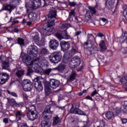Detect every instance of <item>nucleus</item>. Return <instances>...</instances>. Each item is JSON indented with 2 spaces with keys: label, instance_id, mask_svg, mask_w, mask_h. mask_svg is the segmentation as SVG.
I'll list each match as a JSON object with an SVG mask.
<instances>
[{
  "label": "nucleus",
  "instance_id": "1",
  "mask_svg": "<svg viewBox=\"0 0 127 127\" xmlns=\"http://www.w3.org/2000/svg\"><path fill=\"white\" fill-rule=\"evenodd\" d=\"M27 53L29 56H24L23 57V62L26 64L27 66H32L33 69L37 70L39 68V58L34 59L31 61V57H37L38 55V48L36 46L31 45L28 47Z\"/></svg>",
  "mask_w": 127,
  "mask_h": 127
},
{
  "label": "nucleus",
  "instance_id": "2",
  "mask_svg": "<svg viewBox=\"0 0 127 127\" xmlns=\"http://www.w3.org/2000/svg\"><path fill=\"white\" fill-rule=\"evenodd\" d=\"M71 44V50L69 52L65 53L64 55L63 63L59 64L57 67L54 68L53 69V70H58V71H60V72H63L66 69V64L69 62V59L72 56H74L76 53H78V47H77V45L73 42Z\"/></svg>",
  "mask_w": 127,
  "mask_h": 127
},
{
  "label": "nucleus",
  "instance_id": "3",
  "mask_svg": "<svg viewBox=\"0 0 127 127\" xmlns=\"http://www.w3.org/2000/svg\"><path fill=\"white\" fill-rule=\"evenodd\" d=\"M94 42H95V37L91 35L88 38L87 41L84 43V45L88 46V48L86 50L87 55L90 56V55L95 54L94 56L96 57L99 51L98 50V47L94 45Z\"/></svg>",
  "mask_w": 127,
  "mask_h": 127
},
{
  "label": "nucleus",
  "instance_id": "4",
  "mask_svg": "<svg viewBox=\"0 0 127 127\" xmlns=\"http://www.w3.org/2000/svg\"><path fill=\"white\" fill-rule=\"evenodd\" d=\"M48 17V23L43 25V30L47 31L48 32H51L53 31L52 26H53L54 21H55V19H56V11L53 10L49 12Z\"/></svg>",
  "mask_w": 127,
  "mask_h": 127
},
{
  "label": "nucleus",
  "instance_id": "5",
  "mask_svg": "<svg viewBox=\"0 0 127 127\" xmlns=\"http://www.w3.org/2000/svg\"><path fill=\"white\" fill-rule=\"evenodd\" d=\"M70 27V24L68 23L61 24H60L59 27V31L62 32L57 33L55 36L59 40H61V39H70V36L67 34V32L66 30L63 29H65V28H69Z\"/></svg>",
  "mask_w": 127,
  "mask_h": 127
},
{
  "label": "nucleus",
  "instance_id": "6",
  "mask_svg": "<svg viewBox=\"0 0 127 127\" xmlns=\"http://www.w3.org/2000/svg\"><path fill=\"white\" fill-rule=\"evenodd\" d=\"M26 109L27 111H28V112L27 113V118L28 120L34 121V120H36L38 118L35 106L31 105L29 107L26 106Z\"/></svg>",
  "mask_w": 127,
  "mask_h": 127
},
{
  "label": "nucleus",
  "instance_id": "7",
  "mask_svg": "<svg viewBox=\"0 0 127 127\" xmlns=\"http://www.w3.org/2000/svg\"><path fill=\"white\" fill-rule=\"evenodd\" d=\"M62 59V54L60 52L53 53L50 56V61L52 62V63H58L61 61Z\"/></svg>",
  "mask_w": 127,
  "mask_h": 127
},
{
  "label": "nucleus",
  "instance_id": "8",
  "mask_svg": "<svg viewBox=\"0 0 127 127\" xmlns=\"http://www.w3.org/2000/svg\"><path fill=\"white\" fill-rule=\"evenodd\" d=\"M44 79L41 76H37L34 79V87L37 92H41L43 90V86H42V82Z\"/></svg>",
  "mask_w": 127,
  "mask_h": 127
},
{
  "label": "nucleus",
  "instance_id": "9",
  "mask_svg": "<svg viewBox=\"0 0 127 127\" xmlns=\"http://www.w3.org/2000/svg\"><path fill=\"white\" fill-rule=\"evenodd\" d=\"M54 113V109L51 107V105H48L46 107L43 113V117L44 119L49 120L52 117V114Z\"/></svg>",
  "mask_w": 127,
  "mask_h": 127
},
{
  "label": "nucleus",
  "instance_id": "10",
  "mask_svg": "<svg viewBox=\"0 0 127 127\" xmlns=\"http://www.w3.org/2000/svg\"><path fill=\"white\" fill-rule=\"evenodd\" d=\"M44 4L42 5V1L41 0H33L32 1V6L34 9H36L38 7H40V6L44 7L47 6L48 5V3L47 2L48 1L47 0H43Z\"/></svg>",
  "mask_w": 127,
  "mask_h": 127
},
{
  "label": "nucleus",
  "instance_id": "11",
  "mask_svg": "<svg viewBox=\"0 0 127 127\" xmlns=\"http://www.w3.org/2000/svg\"><path fill=\"white\" fill-rule=\"evenodd\" d=\"M81 64V60L79 57H74L71 59L69 63V66L70 68H77Z\"/></svg>",
  "mask_w": 127,
  "mask_h": 127
},
{
  "label": "nucleus",
  "instance_id": "12",
  "mask_svg": "<svg viewBox=\"0 0 127 127\" xmlns=\"http://www.w3.org/2000/svg\"><path fill=\"white\" fill-rule=\"evenodd\" d=\"M96 13L97 7L89 6L88 7V10L86 12V17H88L89 19H91V18H92V16Z\"/></svg>",
  "mask_w": 127,
  "mask_h": 127
},
{
  "label": "nucleus",
  "instance_id": "13",
  "mask_svg": "<svg viewBox=\"0 0 127 127\" xmlns=\"http://www.w3.org/2000/svg\"><path fill=\"white\" fill-rule=\"evenodd\" d=\"M70 113H71V114H77V115H83V116H86V114L84 112L79 109L78 107H76V106L74 105H72V108L70 109Z\"/></svg>",
  "mask_w": 127,
  "mask_h": 127
},
{
  "label": "nucleus",
  "instance_id": "14",
  "mask_svg": "<svg viewBox=\"0 0 127 127\" xmlns=\"http://www.w3.org/2000/svg\"><path fill=\"white\" fill-rule=\"evenodd\" d=\"M60 45L62 50L64 51V52L67 51V50H68L70 48V44H69V42L65 41H62L60 43Z\"/></svg>",
  "mask_w": 127,
  "mask_h": 127
},
{
  "label": "nucleus",
  "instance_id": "15",
  "mask_svg": "<svg viewBox=\"0 0 127 127\" xmlns=\"http://www.w3.org/2000/svg\"><path fill=\"white\" fill-rule=\"evenodd\" d=\"M59 46V42L55 39L51 40L50 41V48L53 50H56Z\"/></svg>",
  "mask_w": 127,
  "mask_h": 127
},
{
  "label": "nucleus",
  "instance_id": "16",
  "mask_svg": "<svg viewBox=\"0 0 127 127\" xmlns=\"http://www.w3.org/2000/svg\"><path fill=\"white\" fill-rule=\"evenodd\" d=\"M50 87L52 89H56L60 85V81L55 79H51L50 80Z\"/></svg>",
  "mask_w": 127,
  "mask_h": 127
},
{
  "label": "nucleus",
  "instance_id": "17",
  "mask_svg": "<svg viewBox=\"0 0 127 127\" xmlns=\"http://www.w3.org/2000/svg\"><path fill=\"white\" fill-rule=\"evenodd\" d=\"M2 58H3V56L1 55L0 56V63L2 64V67L3 69L7 70L8 67H9V63L8 62L2 61Z\"/></svg>",
  "mask_w": 127,
  "mask_h": 127
},
{
  "label": "nucleus",
  "instance_id": "18",
  "mask_svg": "<svg viewBox=\"0 0 127 127\" xmlns=\"http://www.w3.org/2000/svg\"><path fill=\"white\" fill-rule=\"evenodd\" d=\"M99 47L100 48V51L101 52H105L107 50V47L106 46V43L105 41L101 40L99 42Z\"/></svg>",
  "mask_w": 127,
  "mask_h": 127
},
{
  "label": "nucleus",
  "instance_id": "19",
  "mask_svg": "<svg viewBox=\"0 0 127 127\" xmlns=\"http://www.w3.org/2000/svg\"><path fill=\"white\" fill-rule=\"evenodd\" d=\"M97 58H98L97 61L99 63H103L105 64V63H107V60L105 59V56L104 55H99L98 54V55H96Z\"/></svg>",
  "mask_w": 127,
  "mask_h": 127
},
{
  "label": "nucleus",
  "instance_id": "20",
  "mask_svg": "<svg viewBox=\"0 0 127 127\" xmlns=\"http://www.w3.org/2000/svg\"><path fill=\"white\" fill-rule=\"evenodd\" d=\"M28 18L31 21H34L37 18V15L35 12H31L28 14Z\"/></svg>",
  "mask_w": 127,
  "mask_h": 127
},
{
  "label": "nucleus",
  "instance_id": "21",
  "mask_svg": "<svg viewBox=\"0 0 127 127\" xmlns=\"http://www.w3.org/2000/svg\"><path fill=\"white\" fill-rule=\"evenodd\" d=\"M16 116V119L17 121L18 122V121H20L21 120V118L22 117H24V114L21 111H17L15 114Z\"/></svg>",
  "mask_w": 127,
  "mask_h": 127
},
{
  "label": "nucleus",
  "instance_id": "22",
  "mask_svg": "<svg viewBox=\"0 0 127 127\" xmlns=\"http://www.w3.org/2000/svg\"><path fill=\"white\" fill-rule=\"evenodd\" d=\"M32 88H33V86H32V83H31L28 85H23V89L25 92H30L32 90Z\"/></svg>",
  "mask_w": 127,
  "mask_h": 127
},
{
  "label": "nucleus",
  "instance_id": "23",
  "mask_svg": "<svg viewBox=\"0 0 127 127\" xmlns=\"http://www.w3.org/2000/svg\"><path fill=\"white\" fill-rule=\"evenodd\" d=\"M122 31L123 34H122V36L120 38V40L121 42H124V41H126L127 39V32L124 29H122Z\"/></svg>",
  "mask_w": 127,
  "mask_h": 127
},
{
  "label": "nucleus",
  "instance_id": "24",
  "mask_svg": "<svg viewBox=\"0 0 127 127\" xmlns=\"http://www.w3.org/2000/svg\"><path fill=\"white\" fill-rule=\"evenodd\" d=\"M42 127H50L51 126V123L46 120H43L41 123Z\"/></svg>",
  "mask_w": 127,
  "mask_h": 127
},
{
  "label": "nucleus",
  "instance_id": "25",
  "mask_svg": "<svg viewBox=\"0 0 127 127\" xmlns=\"http://www.w3.org/2000/svg\"><path fill=\"white\" fill-rule=\"evenodd\" d=\"M60 122V118L58 116H56V117H54L53 118V126H57L59 122Z\"/></svg>",
  "mask_w": 127,
  "mask_h": 127
},
{
  "label": "nucleus",
  "instance_id": "26",
  "mask_svg": "<svg viewBox=\"0 0 127 127\" xmlns=\"http://www.w3.org/2000/svg\"><path fill=\"white\" fill-rule=\"evenodd\" d=\"M5 10H8V11H12L13 9H14V6L11 5V4H7L4 7Z\"/></svg>",
  "mask_w": 127,
  "mask_h": 127
},
{
  "label": "nucleus",
  "instance_id": "27",
  "mask_svg": "<svg viewBox=\"0 0 127 127\" xmlns=\"http://www.w3.org/2000/svg\"><path fill=\"white\" fill-rule=\"evenodd\" d=\"M77 73L75 71H73L68 77L69 81H73L76 78Z\"/></svg>",
  "mask_w": 127,
  "mask_h": 127
},
{
  "label": "nucleus",
  "instance_id": "28",
  "mask_svg": "<svg viewBox=\"0 0 127 127\" xmlns=\"http://www.w3.org/2000/svg\"><path fill=\"white\" fill-rule=\"evenodd\" d=\"M23 75H24V70H18L16 71V76L18 78H21V76Z\"/></svg>",
  "mask_w": 127,
  "mask_h": 127
},
{
  "label": "nucleus",
  "instance_id": "29",
  "mask_svg": "<svg viewBox=\"0 0 127 127\" xmlns=\"http://www.w3.org/2000/svg\"><path fill=\"white\" fill-rule=\"evenodd\" d=\"M76 16V12H75L74 9H71L70 11L69 12V18L71 20H73V17H75Z\"/></svg>",
  "mask_w": 127,
  "mask_h": 127
},
{
  "label": "nucleus",
  "instance_id": "30",
  "mask_svg": "<svg viewBox=\"0 0 127 127\" xmlns=\"http://www.w3.org/2000/svg\"><path fill=\"white\" fill-rule=\"evenodd\" d=\"M106 117L108 120H112L114 118V113L109 111L106 114Z\"/></svg>",
  "mask_w": 127,
  "mask_h": 127
},
{
  "label": "nucleus",
  "instance_id": "31",
  "mask_svg": "<svg viewBox=\"0 0 127 127\" xmlns=\"http://www.w3.org/2000/svg\"><path fill=\"white\" fill-rule=\"evenodd\" d=\"M17 44L21 46L24 45V40L22 38H18L17 39Z\"/></svg>",
  "mask_w": 127,
  "mask_h": 127
},
{
  "label": "nucleus",
  "instance_id": "32",
  "mask_svg": "<svg viewBox=\"0 0 127 127\" xmlns=\"http://www.w3.org/2000/svg\"><path fill=\"white\" fill-rule=\"evenodd\" d=\"M31 83V82H30V80L29 79H24L23 80L22 83V86L23 87V86H27L28 85H30Z\"/></svg>",
  "mask_w": 127,
  "mask_h": 127
},
{
  "label": "nucleus",
  "instance_id": "33",
  "mask_svg": "<svg viewBox=\"0 0 127 127\" xmlns=\"http://www.w3.org/2000/svg\"><path fill=\"white\" fill-rule=\"evenodd\" d=\"M33 41L36 43H40V42L39 41V36L38 35H35L33 37Z\"/></svg>",
  "mask_w": 127,
  "mask_h": 127
},
{
  "label": "nucleus",
  "instance_id": "34",
  "mask_svg": "<svg viewBox=\"0 0 127 127\" xmlns=\"http://www.w3.org/2000/svg\"><path fill=\"white\" fill-rule=\"evenodd\" d=\"M122 84H127V76L123 77L120 80Z\"/></svg>",
  "mask_w": 127,
  "mask_h": 127
},
{
  "label": "nucleus",
  "instance_id": "35",
  "mask_svg": "<svg viewBox=\"0 0 127 127\" xmlns=\"http://www.w3.org/2000/svg\"><path fill=\"white\" fill-rule=\"evenodd\" d=\"M8 79H5L4 77H2L0 78V84L3 85V84H5Z\"/></svg>",
  "mask_w": 127,
  "mask_h": 127
},
{
  "label": "nucleus",
  "instance_id": "36",
  "mask_svg": "<svg viewBox=\"0 0 127 127\" xmlns=\"http://www.w3.org/2000/svg\"><path fill=\"white\" fill-rule=\"evenodd\" d=\"M45 91L46 95H48V94H50V92H51V89H50V86L45 87Z\"/></svg>",
  "mask_w": 127,
  "mask_h": 127
},
{
  "label": "nucleus",
  "instance_id": "37",
  "mask_svg": "<svg viewBox=\"0 0 127 127\" xmlns=\"http://www.w3.org/2000/svg\"><path fill=\"white\" fill-rule=\"evenodd\" d=\"M52 70L54 69H53V68H47L46 69H45L44 72L46 75H49L50 73H51V71H52Z\"/></svg>",
  "mask_w": 127,
  "mask_h": 127
},
{
  "label": "nucleus",
  "instance_id": "38",
  "mask_svg": "<svg viewBox=\"0 0 127 127\" xmlns=\"http://www.w3.org/2000/svg\"><path fill=\"white\" fill-rule=\"evenodd\" d=\"M7 92L9 95H10L11 96H12L13 97H15V98H17V94L15 93V92H13L12 91H10L9 90H7Z\"/></svg>",
  "mask_w": 127,
  "mask_h": 127
},
{
  "label": "nucleus",
  "instance_id": "39",
  "mask_svg": "<svg viewBox=\"0 0 127 127\" xmlns=\"http://www.w3.org/2000/svg\"><path fill=\"white\" fill-rule=\"evenodd\" d=\"M32 73H33V70H32V68L29 67L27 72V75L30 76Z\"/></svg>",
  "mask_w": 127,
  "mask_h": 127
},
{
  "label": "nucleus",
  "instance_id": "40",
  "mask_svg": "<svg viewBox=\"0 0 127 127\" xmlns=\"http://www.w3.org/2000/svg\"><path fill=\"white\" fill-rule=\"evenodd\" d=\"M1 75H2V78H4L5 79L8 80V78H9V75L7 73H1Z\"/></svg>",
  "mask_w": 127,
  "mask_h": 127
},
{
  "label": "nucleus",
  "instance_id": "41",
  "mask_svg": "<svg viewBox=\"0 0 127 127\" xmlns=\"http://www.w3.org/2000/svg\"><path fill=\"white\" fill-rule=\"evenodd\" d=\"M121 52L123 54H127V48H122L121 49Z\"/></svg>",
  "mask_w": 127,
  "mask_h": 127
},
{
  "label": "nucleus",
  "instance_id": "42",
  "mask_svg": "<svg viewBox=\"0 0 127 127\" xmlns=\"http://www.w3.org/2000/svg\"><path fill=\"white\" fill-rule=\"evenodd\" d=\"M45 87H50V82L48 81H44Z\"/></svg>",
  "mask_w": 127,
  "mask_h": 127
},
{
  "label": "nucleus",
  "instance_id": "43",
  "mask_svg": "<svg viewBox=\"0 0 127 127\" xmlns=\"http://www.w3.org/2000/svg\"><path fill=\"white\" fill-rule=\"evenodd\" d=\"M47 52H48V51H47V49H43L41 51V54H47Z\"/></svg>",
  "mask_w": 127,
  "mask_h": 127
},
{
  "label": "nucleus",
  "instance_id": "44",
  "mask_svg": "<svg viewBox=\"0 0 127 127\" xmlns=\"http://www.w3.org/2000/svg\"><path fill=\"white\" fill-rule=\"evenodd\" d=\"M122 111L125 113V114H127V106H124L123 108H122Z\"/></svg>",
  "mask_w": 127,
  "mask_h": 127
},
{
  "label": "nucleus",
  "instance_id": "45",
  "mask_svg": "<svg viewBox=\"0 0 127 127\" xmlns=\"http://www.w3.org/2000/svg\"><path fill=\"white\" fill-rule=\"evenodd\" d=\"M69 4L70 6H75V5H77V2H70L69 3Z\"/></svg>",
  "mask_w": 127,
  "mask_h": 127
},
{
  "label": "nucleus",
  "instance_id": "46",
  "mask_svg": "<svg viewBox=\"0 0 127 127\" xmlns=\"http://www.w3.org/2000/svg\"><path fill=\"white\" fill-rule=\"evenodd\" d=\"M19 127H28L27 125L23 123H21L18 125Z\"/></svg>",
  "mask_w": 127,
  "mask_h": 127
},
{
  "label": "nucleus",
  "instance_id": "47",
  "mask_svg": "<svg viewBox=\"0 0 127 127\" xmlns=\"http://www.w3.org/2000/svg\"><path fill=\"white\" fill-rule=\"evenodd\" d=\"M3 122L4 124H8V119L7 118H4L3 119Z\"/></svg>",
  "mask_w": 127,
  "mask_h": 127
},
{
  "label": "nucleus",
  "instance_id": "48",
  "mask_svg": "<svg viewBox=\"0 0 127 127\" xmlns=\"http://www.w3.org/2000/svg\"><path fill=\"white\" fill-rule=\"evenodd\" d=\"M122 122L123 124H127V119L126 118H123L122 119Z\"/></svg>",
  "mask_w": 127,
  "mask_h": 127
},
{
  "label": "nucleus",
  "instance_id": "49",
  "mask_svg": "<svg viewBox=\"0 0 127 127\" xmlns=\"http://www.w3.org/2000/svg\"><path fill=\"white\" fill-rule=\"evenodd\" d=\"M25 6L27 9V12H28V11H29V10L28 9V8L29 7V5L28 4V3H26Z\"/></svg>",
  "mask_w": 127,
  "mask_h": 127
},
{
  "label": "nucleus",
  "instance_id": "50",
  "mask_svg": "<svg viewBox=\"0 0 127 127\" xmlns=\"http://www.w3.org/2000/svg\"><path fill=\"white\" fill-rule=\"evenodd\" d=\"M97 94H98V92H97V90H95L92 93V94H91V96H92V97H94V96H95V95H97Z\"/></svg>",
  "mask_w": 127,
  "mask_h": 127
},
{
  "label": "nucleus",
  "instance_id": "51",
  "mask_svg": "<svg viewBox=\"0 0 127 127\" xmlns=\"http://www.w3.org/2000/svg\"><path fill=\"white\" fill-rule=\"evenodd\" d=\"M14 32H15L16 33H18L19 31V29L17 28H14L13 29Z\"/></svg>",
  "mask_w": 127,
  "mask_h": 127
},
{
  "label": "nucleus",
  "instance_id": "52",
  "mask_svg": "<svg viewBox=\"0 0 127 127\" xmlns=\"http://www.w3.org/2000/svg\"><path fill=\"white\" fill-rule=\"evenodd\" d=\"M81 34V31H78L76 32L74 35L75 36H78V35H80Z\"/></svg>",
  "mask_w": 127,
  "mask_h": 127
},
{
  "label": "nucleus",
  "instance_id": "53",
  "mask_svg": "<svg viewBox=\"0 0 127 127\" xmlns=\"http://www.w3.org/2000/svg\"><path fill=\"white\" fill-rule=\"evenodd\" d=\"M16 1V0H10V4H14V2Z\"/></svg>",
  "mask_w": 127,
  "mask_h": 127
},
{
  "label": "nucleus",
  "instance_id": "54",
  "mask_svg": "<svg viewBox=\"0 0 127 127\" xmlns=\"http://www.w3.org/2000/svg\"><path fill=\"white\" fill-rule=\"evenodd\" d=\"M124 13H125V18H126V20H127V9H126Z\"/></svg>",
  "mask_w": 127,
  "mask_h": 127
},
{
  "label": "nucleus",
  "instance_id": "55",
  "mask_svg": "<svg viewBox=\"0 0 127 127\" xmlns=\"http://www.w3.org/2000/svg\"><path fill=\"white\" fill-rule=\"evenodd\" d=\"M86 98L87 99V100H90V101H93V98H92V97H91L90 96H87Z\"/></svg>",
  "mask_w": 127,
  "mask_h": 127
},
{
  "label": "nucleus",
  "instance_id": "56",
  "mask_svg": "<svg viewBox=\"0 0 127 127\" xmlns=\"http://www.w3.org/2000/svg\"><path fill=\"white\" fill-rule=\"evenodd\" d=\"M16 19H17V18H15L13 20V22H15V23H18V21L16 20Z\"/></svg>",
  "mask_w": 127,
  "mask_h": 127
},
{
  "label": "nucleus",
  "instance_id": "57",
  "mask_svg": "<svg viewBox=\"0 0 127 127\" xmlns=\"http://www.w3.org/2000/svg\"><path fill=\"white\" fill-rule=\"evenodd\" d=\"M100 20H102L103 22H106V21H107V19L105 18H101Z\"/></svg>",
  "mask_w": 127,
  "mask_h": 127
},
{
  "label": "nucleus",
  "instance_id": "58",
  "mask_svg": "<svg viewBox=\"0 0 127 127\" xmlns=\"http://www.w3.org/2000/svg\"><path fill=\"white\" fill-rule=\"evenodd\" d=\"M98 35L99 37H103L104 36V34H103L102 33H98Z\"/></svg>",
  "mask_w": 127,
  "mask_h": 127
},
{
  "label": "nucleus",
  "instance_id": "59",
  "mask_svg": "<svg viewBox=\"0 0 127 127\" xmlns=\"http://www.w3.org/2000/svg\"><path fill=\"white\" fill-rule=\"evenodd\" d=\"M58 108H59V109H60L61 110H62L63 111H64V110H65V107L59 106Z\"/></svg>",
  "mask_w": 127,
  "mask_h": 127
},
{
  "label": "nucleus",
  "instance_id": "60",
  "mask_svg": "<svg viewBox=\"0 0 127 127\" xmlns=\"http://www.w3.org/2000/svg\"><path fill=\"white\" fill-rule=\"evenodd\" d=\"M97 127H105V125H104V123H102L99 126H97Z\"/></svg>",
  "mask_w": 127,
  "mask_h": 127
},
{
  "label": "nucleus",
  "instance_id": "61",
  "mask_svg": "<svg viewBox=\"0 0 127 127\" xmlns=\"http://www.w3.org/2000/svg\"><path fill=\"white\" fill-rule=\"evenodd\" d=\"M78 96H83V92H79L78 93Z\"/></svg>",
  "mask_w": 127,
  "mask_h": 127
},
{
  "label": "nucleus",
  "instance_id": "62",
  "mask_svg": "<svg viewBox=\"0 0 127 127\" xmlns=\"http://www.w3.org/2000/svg\"><path fill=\"white\" fill-rule=\"evenodd\" d=\"M32 24V22H28L27 23V25L29 26V25H31V24Z\"/></svg>",
  "mask_w": 127,
  "mask_h": 127
},
{
  "label": "nucleus",
  "instance_id": "63",
  "mask_svg": "<svg viewBox=\"0 0 127 127\" xmlns=\"http://www.w3.org/2000/svg\"><path fill=\"white\" fill-rule=\"evenodd\" d=\"M74 17H75V19L76 20V23H78V18L76 17V16Z\"/></svg>",
  "mask_w": 127,
  "mask_h": 127
},
{
  "label": "nucleus",
  "instance_id": "64",
  "mask_svg": "<svg viewBox=\"0 0 127 127\" xmlns=\"http://www.w3.org/2000/svg\"><path fill=\"white\" fill-rule=\"evenodd\" d=\"M22 22L23 23H26V20L25 19H23Z\"/></svg>",
  "mask_w": 127,
  "mask_h": 127
}]
</instances>
